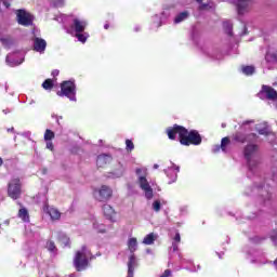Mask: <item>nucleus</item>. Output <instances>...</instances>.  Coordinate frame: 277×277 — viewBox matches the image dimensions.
<instances>
[{
    "mask_svg": "<svg viewBox=\"0 0 277 277\" xmlns=\"http://www.w3.org/2000/svg\"><path fill=\"white\" fill-rule=\"evenodd\" d=\"M104 29H109V24H105Z\"/></svg>",
    "mask_w": 277,
    "mask_h": 277,
    "instance_id": "c03bdc74",
    "label": "nucleus"
},
{
    "mask_svg": "<svg viewBox=\"0 0 277 277\" xmlns=\"http://www.w3.org/2000/svg\"><path fill=\"white\" fill-rule=\"evenodd\" d=\"M127 277H133V273H128Z\"/></svg>",
    "mask_w": 277,
    "mask_h": 277,
    "instance_id": "49530a36",
    "label": "nucleus"
},
{
    "mask_svg": "<svg viewBox=\"0 0 277 277\" xmlns=\"http://www.w3.org/2000/svg\"><path fill=\"white\" fill-rule=\"evenodd\" d=\"M0 166H3V159L0 157Z\"/></svg>",
    "mask_w": 277,
    "mask_h": 277,
    "instance_id": "a18cd8bd",
    "label": "nucleus"
},
{
    "mask_svg": "<svg viewBox=\"0 0 277 277\" xmlns=\"http://www.w3.org/2000/svg\"><path fill=\"white\" fill-rule=\"evenodd\" d=\"M135 265H137V260H135V254H132L128 262V274H133V272H135Z\"/></svg>",
    "mask_w": 277,
    "mask_h": 277,
    "instance_id": "f3484780",
    "label": "nucleus"
},
{
    "mask_svg": "<svg viewBox=\"0 0 277 277\" xmlns=\"http://www.w3.org/2000/svg\"><path fill=\"white\" fill-rule=\"evenodd\" d=\"M208 8H209V4H207V3H201L199 5V10H207Z\"/></svg>",
    "mask_w": 277,
    "mask_h": 277,
    "instance_id": "58836bf2",
    "label": "nucleus"
},
{
    "mask_svg": "<svg viewBox=\"0 0 277 277\" xmlns=\"http://www.w3.org/2000/svg\"><path fill=\"white\" fill-rule=\"evenodd\" d=\"M250 5H252V0H237L236 8L238 14H246L250 10Z\"/></svg>",
    "mask_w": 277,
    "mask_h": 277,
    "instance_id": "9d476101",
    "label": "nucleus"
},
{
    "mask_svg": "<svg viewBox=\"0 0 277 277\" xmlns=\"http://www.w3.org/2000/svg\"><path fill=\"white\" fill-rule=\"evenodd\" d=\"M142 172H144L145 176H146V169H141V168H137L135 170V173L137 174V176H140L142 174Z\"/></svg>",
    "mask_w": 277,
    "mask_h": 277,
    "instance_id": "4c0bfd02",
    "label": "nucleus"
},
{
    "mask_svg": "<svg viewBox=\"0 0 277 277\" xmlns=\"http://www.w3.org/2000/svg\"><path fill=\"white\" fill-rule=\"evenodd\" d=\"M258 154H259V145L256 144H248L243 148V156H245V159L247 160V163L250 170H254V166H256V162L252 161V159H254V157H256Z\"/></svg>",
    "mask_w": 277,
    "mask_h": 277,
    "instance_id": "39448f33",
    "label": "nucleus"
},
{
    "mask_svg": "<svg viewBox=\"0 0 277 277\" xmlns=\"http://www.w3.org/2000/svg\"><path fill=\"white\" fill-rule=\"evenodd\" d=\"M228 144H230V138H228V136L223 137L221 141V149L223 153H226V146H228Z\"/></svg>",
    "mask_w": 277,
    "mask_h": 277,
    "instance_id": "a878e982",
    "label": "nucleus"
},
{
    "mask_svg": "<svg viewBox=\"0 0 277 277\" xmlns=\"http://www.w3.org/2000/svg\"><path fill=\"white\" fill-rule=\"evenodd\" d=\"M155 239H156L155 234L150 233L147 236H145V238L143 239V243L145 246H153V243H155Z\"/></svg>",
    "mask_w": 277,
    "mask_h": 277,
    "instance_id": "412c9836",
    "label": "nucleus"
},
{
    "mask_svg": "<svg viewBox=\"0 0 277 277\" xmlns=\"http://www.w3.org/2000/svg\"><path fill=\"white\" fill-rule=\"evenodd\" d=\"M60 76V69L52 70V77H58Z\"/></svg>",
    "mask_w": 277,
    "mask_h": 277,
    "instance_id": "ea45409f",
    "label": "nucleus"
},
{
    "mask_svg": "<svg viewBox=\"0 0 277 277\" xmlns=\"http://www.w3.org/2000/svg\"><path fill=\"white\" fill-rule=\"evenodd\" d=\"M111 163V156L109 155H100L96 159V166L97 168H107Z\"/></svg>",
    "mask_w": 277,
    "mask_h": 277,
    "instance_id": "ddd939ff",
    "label": "nucleus"
},
{
    "mask_svg": "<svg viewBox=\"0 0 277 277\" xmlns=\"http://www.w3.org/2000/svg\"><path fill=\"white\" fill-rule=\"evenodd\" d=\"M94 229L97 230V233H102V234L107 233V229L103 224H94Z\"/></svg>",
    "mask_w": 277,
    "mask_h": 277,
    "instance_id": "2f4dec72",
    "label": "nucleus"
},
{
    "mask_svg": "<svg viewBox=\"0 0 277 277\" xmlns=\"http://www.w3.org/2000/svg\"><path fill=\"white\" fill-rule=\"evenodd\" d=\"M252 122H254V120H247V121H243L242 124H252Z\"/></svg>",
    "mask_w": 277,
    "mask_h": 277,
    "instance_id": "37998d69",
    "label": "nucleus"
},
{
    "mask_svg": "<svg viewBox=\"0 0 277 277\" xmlns=\"http://www.w3.org/2000/svg\"><path fill=\"white\" fill-rule=\"evenodd\" d=\"M32 47L34 51H36L37 53H44V51H47V40L40 37H35Z\"/></svg>",
    "mask_w": 277,
    "mask_h": 277,
    "instance_id": "9b49d317",
    "label": "nucleus"
},
{
    "mask_svg": "<svg viewBox=\"0 0 277 277\" xmlns=\"http://www.w3.org/2000/svg\"><path fill=\"white\" fill-rule=\"evenodd\" d=\"M173 243H172V248H173V252H176L179 250V243H181V234L177 232L173 238Z\"/></svg>",
    "mask_w": 277,
    "mask_h": 277,
    "instance_id": "4be33fe9",
    "label": "nucleus"
},
{
    "mask_svg": "<svg viewBox=\"0 0 277 277\" xmlns=\"http://www.w3.org/2000/svg\"><path fill=\"white\" fill-rule=\"evenodd\" d=\"M47 148L52 151L55 150V146L53 145V142L47 141Z\"/></svg>",
    "mask_w": 277,
    "mask_h": 277,
    "instance_id": "c9c22d12",
    "label": "nucleus"
},
{
    "mask_svg": "<svg viewBox=\"0 0 277 277\" xmlns=\"http://www.w3.org/2000/svg\"><path fill=\"white\" fill-rule=\"evenodd\" d=\"M57 239L60 243H62V246L70 248V238L68 237V235L60 232L57 234Z\"/></svg>",
    "mask_w": 277,
    "mask_h": 277,
    "instance_id": "dca6fc26",
    "label": "nucleus"
},
{
    "mask_svg": "<svg viewBox=\"0 0 277 277\" xmlns=\"http://www.w3.org/2000/svg\"><path fill=\"white\" fill-rule=\"evenodd\" d=\"M159 168V164H154V169L157 170Z\"/></svg>",
    "mask_w": 277,
    "mask_h": 277,
    "instance_id": "de8ad7c7",
    "label": "nucleus"
},
{
    "mask_svg": "<svg viewBox=\"0 0 277 277\" xmlns=\"http://www.w3.org/2000/svg\"><path fill=\"white\" fill-rule=\"evenodd\" d=\"M51 140H55V132H53V130L47 129L44 132V141L51 142Z\"/></svg>",
    "mask_w": 277,
    "mask_h": 277,
    "instance_id": "b1692460",
    "label": "nucleus"
},
{
    "mask_svg": "<svg viewBox=\"0 0 277 277\" xmlns=\"http://www.w3.org/2000/svg\"><path fill=\"white\" fill-rule=\"evenodd\" d=\"M57 96H66L69 101H77V84L72 80H66L61 83V91Z\"/></svg>",
    "mask_w": 277,
    "mask_h": 277,
    "instance_id": "7ed1b4c3",
    "label": "nucleus"
},
{
    "mask_svg": "<svg viewBox=\"0 0 277 277\" xmlns=\"http://www.w3.org/2000/svg\"><path fill=\"white\" fill-rule=\"evenodd\" d=\"M134 148H135V145L133 144V141L127 138L126 140V150L128 153H132L134 150Z\"/></svg>",
    "mask_w": 277,
    "mask_h": 277,
    "instance_id": "cd10ccee",
    "label": "nucleus"
},
{
    "mask_svg": "<svg viewBox=\"0 0 277 277\" xmlns=\"http://www.w3.org/2000/svg\"><path fill=\"white\" fill-rule=\"evenodd\" d=\"M153 209L156 211V213H159V211H161V201L155 200L153 202Z\"/></svg>",
    "mask_w": 277,
    "mask_h": 277,
    "instance_id": "473e14b6",
    "label": "nucleus"
},
{
    "mask_svg": "<svg viewBox=\"0 0 277 277\" xmlns=\"http://www.w3.org/2000/svg\"><path fill=\"white\" fill-rule=\"evenodd\" d=\"M53 80L52 79H45L42 83L43 90H53Z\"/></svg>",
    "mask_w": 277,
    "mask_h": 277,
    "instance_id": "393cba45",
    "label": "nucleus"
},
{
    "mask_svg": "<svg viewBox=\"0 0 277 277\" xmlns=\"http://www.w3.org/2000/svg\"><path fill=\"white\" fill-rule=\"evenodd\" d=\"M17 216H18L19 220H22L23 222H29V211L27 210V208H22V209H19Z\"/></svg>",
    "mask_w": 277,
    "mask_h": 277,
    "instance_id": "a211bd4d",
    "label": "nucleus"
},
{
    "mask_svg": "<svg viewBox=\"0 0 277 277\" xmlns=\"http://www.w3.org/2000/svg\"><path fill=\"white\" fill-rule=\"evenodd\" d=\"M2 2H3V5L5 6V8H10V2H8L6 0H2Z\"/></svg>",
    "mask_w": 277,
    "mask_h": 277,
    "instance_id": "a19ab883",
    "label": "nucleus"
},
{
    "mask_svg": "<svg viewBox=\"0 0 277 277\" xmlns=\"http://www.w3.org/2000/svg\"><path fill=\"white\" fill-rule=\"evenodd\" d=\"M93 194L98 202H107V200H110L111 196H114V190L107 185H102L100 189H94Z\"/></svg>",
    "mask_w": 277,
    "mask_h": 277,
    "instance_id": "0eeeda50",
    "label": "nucleus"
},
{
    "mask_svg": "<svg viewBox=\"0 0 277 277\" xmlns=\"http://www.w3.org/2000/svg\"><path fill=\"white\" fill-rule=\"evenodd\" d=\"M23 194V183H21V177H13L8 183V196L12 200H18Z\"/></svg>",
    "mask_w": 277,
    "mask_h": 277,
    "instance_id": "20e7f679",
    "label": "nucleus"
},
{
    "mask_svg": "<svg viewBox=\"0 0 277 277\" xmlns=\"http://www.w3.org/2000/svg\"><path fill=\"white\" fill-rule=\"evenodd\" d=\"M128 249L132 254L135 252V250H137V238H130L128 240Z\"/></svg>",
    "mask_w": 277,
    "mask_h": 277,
    "instance_id": "aec40b11",
    "label": "nucleus"
},
{
    "mask_svg": "<svg viewBox=\"0 0 277 277\" xmlns=\"http://www.w3.org/2000/svg\"><path fill=\"white\" fill-rule=\"evenodd\" d=\"M170 276H172V271H170V269H166V271L163 272V274L160 275V277H170Z\"/></svg>",
    "mask_w": 277,
    "mask_h": 277,
    "instance_id": "e433bc0d",
    "label": "nucleus"
},
{
    "mask_svg": "<svg viewBox=\"0 0 277 277\" xmlns=\"http://www.w3.org/2000/svg\"><path fill=\"white\" fill-rule=\"evenodd\" d=\"M187 16H189V13L187 11H184V12L180 13L179 15H176L174 23H176V24L183 23V21H185V18H187Z\"/></svg>",
    "mask_w": 277,
    "mask_h": 277,
    "instance_id": "5701e85b",
    "label": "nucleus"
},
{
    "mask_svg": "<svg viewBox=\"0 0 277 277\" xmlns=\"http://www.w3.org/2000/svg\"><path fill=\"white\" fill-rule=\"evenodd\" d=\"M123 172H124V170L120 169V170L116 173V175H117V176H122Z\"/></svg>",
    "mask_w": 277,
    "mask_h": 277,
    "instance_id": "79ce46f5",
    "label": "nucleus"
},
{
    "mask_svg": "<svg viewBox=\"0 0 277 277\" xmlns=\"http://www.w3.org/2000/svg\"><path fill=\"white\" fill-rule=\"evenodd\" d=\"M256 131L260 135H267V128H260L259 126L256 127Z\"/></svg>",
    "mask_w": 277,
    "mask_h": 277,
    "instance_id": "72a5a7b5",
    "label": "nucleus"
},
{
    "mask_svg": "<svg viewBox=\"0 0 277 277\" xmlns=\"http://www.w3.org/2000/svg\"><path fill=\"white\" fill-rule=\"evenodd\" d=\"M48 213L51 220H60V217H62V213L56 208H50Z\"/></svg>",
    "mask_w": 277,
    "mask_h": 277,
    "instance_id": "6ab92c4d",
    "label": "nucleus"
},
{
    "mask_svg": "<svg viewBox=\"0 0 277 277\" xmlns=\"http://www.w3.org/2000/svg\"><path fill=\"white\" fill-rule=\"evenodd\" d=\"M103 214L106 220H110V222H114V217L116 216V210L110 205H104L102 207Z\"/></svg>",
    "mask_w": 277,
    "mask_h": 277,
    "instance_id": "2eb2a0df",
    "label": "nucleus"
},
{
    "mask_svg": "<svg viewBox=\"0 0 277 277\" xmlns=\"http://www.w3.org/2000/svg\"><path fill=\"white\" fill-rule=\"evenodd\" d=\"M68 277H75V275H69Z\"/></svg>",
    "mask_w": 277,
    "mask_h": 277,
    "instance_id": "8fccbe9b",
    "label": "nucleus"
},
{
    "mask_svg": "<svg viewBox=\"0 0 277 277\" xmlns=\"http://www.w3.org/2000/svg\"><path fill=\"white\" fill-rule=\"evenodd\" d=\"M250 137H256V134H246L243 132H235L233 134L234 142H238V144H246V142H248V138Z\"/></svg>",
    "mask_w": 277,
    "mask_h": 277,
    "instance_id": "f8f14e48",
    "label": "nucleus"
},
{
    "mask_svg": "<svg viewBox=\"0 0 277 277\" xmlns=\"http://www.w3.org/2000/svg\"><path fill=\"white\" fill-rule=\"evenodd\" d=\"M85 27H88V23L85 21H81L79 18L74 19L72 28L76 34H83V31H85Z\"/></svg>",
    "mask_w": 277,
    "mask_h": 277,
    "instance_id": "4468645a",
    "label": "nucleus"
},
{
    "mask_svg": "<svg viewBox=\"0 0 277 277\" xmlns=\"http://www.w3.org/2000/svg\"><path fill=\"white\" fill-rule=\"evenodd\" d=\"M76 38H78L79 42H82V44H84V42H87L88 40V34L77 32Z\"/></svg>",
    "mask_w": 277,
    "mask_h": 277,
    "instance_id": "c756f323",
    "label": "nucleus"
},
{
    "mask_svg": "<svg viewBox=\"0 0 277 277\" xmlns=\"http://www.w3.org/2000/svg\"><path fill=\"white\" fill-rule=\"evenodd\" d=\"M271 239H272V241L275 242V246H277V229H274V230L271 233Z\"/></svg>",
    "mask_w": 277,
    "mask_h": 277,
    "instance_id": "f704fd0d",
    "label": "nucleus"
},
{
    "mask_svg": "<svg viewBox=\"0 0 277 277\" xmlns=\"http://www.w3.org/2000/svg\"><path fill=\"white\" fill-rule=\"evenodd\" d=\"M90 261H92V251L88 250V247L83 245L81 250H78L74 258L76 272H83L84 269H88Z\"/></svg>",
    "mask_w": 277,
    "mask_h": 277,
    "instance_id": "f03ea898",
    "label": "nucleus"
},
{
    "mask_svg": "<svg viewBox=\"0 0 277 277\" xmlns=\"http://www.w3.org/2000/svg\"><path fill=\"white\" fill-rule=\"evenodd\" d=\"M167 135L172 141L176 140V135H179V142L182 146H200L202 144V136L198 130L188 131L179 124L167 128Z\"/></svg>",
    "mask_w": 277,
    "mask_h": 277,
    "instance_id": "f257e3e1",
    "label": "nucleus"
},
{
    "mask_svg": "<svg viewBox=\"0 0 277 277\" xmlns=\"http://www.w3.org/2000/svg\"><path fill=\"white\" fill-rule=\"evenodd\" d=\"M242 72L245 75H254V66H245V67H242Z\"/></svg>",
    "mask_w": 277,
    "mask_h": 277,
    "instance_id": "7c9ffc66",
    "label": "nucleus"
},
{
    "mask_svg": "<svg viewBox=\"0 0 277 277\" xmlns=\"http://www.w3.org/2000/svg\"><path fill=\"white\" fill-rule=\"evenodd\" d=\"M15 14L17 24L22 25V27H31L34 25V16L26 10L18 9L15 11Z\"/></svg>",
    "mask_w": 277,
    "mask_h": 277,
    "instance_id": "423d86ee",
    "label": "nucleus"
},
{
    "mask_svg": "<svg viewBox=\"0 0 277 277\" xmlns=\"http://www.w3.org/2000/svg\"><path fill=\"white\" fill-rule=\"evenodd\" d=\"M197 3H202V0H195Z\"/></svg>",
    "mask_w": 277,
    "mask_h": 277,
    "instance_id": "09e8293b",
    "label": "nucleus"
},
{
    "mask_svg": "<svg viewBox=\"0 0 277 277\" xmlns=\"http://www.w3.org/2000/svg\"><path fill=\"white\" fill-rule=\"evenodd\" d=\"M138 185L141 189H143V192L145 193V198H147V200H153V187H150L146 175L138 176Z\"/></svg>",
    "mask_w": 277,
    "mask_h": 277,
    "instance_id": "6e6552de",
    "label": "nucleus"
},
{
    "mask_svg": "<svg viewBox=\"0 0 277 277\" xmlns=\"http://www.w3.org/2000/svg\"><path fill=\"white\" fill-rule=\"evenodd\" d=\"M45 248L49 250V252H55V250H57V247L53 240H49Z\"/></svg>",
    "mask_w": 277,
    "mask_h": 277,
    "instance_id": "c85d7f7f",
    "label": "nucleus"
},
{
    "mask_svg": "<svg viewBox=\"0 0 277 277\" xmlns=\"http://www.w3.org/2000/svg\"><path fill=\"white\" fill-rule=\"evenodd\" d=\"M223 27L228 36H233V24L224 22Z\"/></svg>",
    "mask_w": 277,
    "mask_h": 277,
    "instance_id": "bb28decb",
    "label": "nucleus"
},
{
    "mask_svg": "<svg viewBox=\"0 0 277 277\" xmlns=\"http://www.w3.org/2000/svg\"><path fill=\"white\" fill-rule=\"evenodd\" d=\"M260 94H265L268 101H277V91L269 85L263 84Z\"/></svg>",
    "mask_w": 277,
    "mask_h": 277,
    "instance_id": "1a4fd4ad",
    "label": "nucleus"
}]
</instances>
